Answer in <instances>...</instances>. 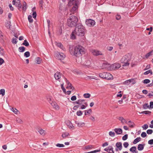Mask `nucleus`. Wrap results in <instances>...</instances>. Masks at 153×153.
Returning a JSON list of instances; mask_svg holds the SVG:
<instances>
[{"mask_svg":"<svg viewBox=\"0 0 153 153\" xmlns=\"http://www.w3.org/2000/svg\"><path fill=\"white\" fill-rule=\"evenodd\" d=\"M70 52L71 54L76 57L80 56L85 53V48L81 45H77L75 46L74 50H70Z\"/></svg>","mask_w":153,"mask_h":153,"instance_id":"f257e3e1","label":"nucleus"},{"mask_svg":"<svg viewBox=\"0 0 153 153\" xmlns=\"http://www.w3.org/2000/svg\"><path fill=\"white\" fill-rule=\"evenodd\" d=\"M70 16L67 19V25L70 27H74L77 25L78 19L77 17L72 15L71 14H70Z\"/></svg>","mask_w":153,"mask_h":153,"instance_id":"f03ea898","label":"nucleus"},{"mask_svg":"<svg viewBox=\"0 0 153 153\" xmlns=\"http://www.w3.org/2000/svg\"><path fill=\"white\" fill-rule=\"evenodd\" d=\"M85 29L84 27L80 24H77L74 30L76 35L79 36H82L85 35Z\"/></svg>","mask_w":153,"mask_h":153,"instance_id":"7ed1b4c3","label":"nucleus"},{"mask_svg":"<svg viewBox=\"0 0 153 153\" xmlns=\"http://www.w3.org/2000/svg\"><path fill=\"white\" fill-rule=\"evenodd\" d=\"M130 55L129 54L123 56L120 60L121 62L124 63L122 66H126L129 65V63L128 62L130 60Z\"/></svg>","mask_w":153,"mask_h":153,"instance_id":"20e7f679","label":"nucleus"},{"mask_svg":"<svg viewBox=\"0 0 153 153\" xmlns=\"http://www.w3.org/2000/svg\"><path fill=\"white\" fill-rule=\"evenodd\" d=\"M99 76L101 78L108 80H110L113 79V76L111 74L105 72L100 73Z\"/></svg>","mask_w":153,"mask_h":153,"instance_id":"39448f33","label":"nucleus"},{"mask_svg":"<svg viewBox=\"0 0 153 153\" xmlns=\"http://www.w3.org/2000/svg\"><path fill=\"white\" fill-rule=\"evenodd\" d=\"M86 24L89 27L93 26L95 24V22L93 19H87L85 21Z\"/></svg>","mask_w":153,"mask_h":153,"instance_id":"423d86ee","label":"nucleus"},{"mask_svg":"<svg viewBox=\"0 0 153 153\" xmlns=\"http://www.w3.org/2000/svg\"><path fill=\"white\" fill-rule=\"evenodd\" d=\"M13 5H15L16 6L18 7V9L19 10L21 9L22 5L21 4L20 1L19 0H13L12 1Z\"/></svg>","mask_w":153,"mask_h":153,"instance_id":"0eeeda50","label":"nucleus"},{"mask_svg":"<svg viewBox=\"0 0 153 153\" xmlns=\"http://www.w3.org/2000/svg\"><path fill=\"white\" fill-rule=\"evenodd\" d=\"M90 52L94 56H97L100 55H103V54L101 51L97 50L91 49L90 50Z\"/></svg>","mask_w":153,"mask_h":153,"instance_id":"6e6552de","label":"nucleus"},{"mask_svg":"<svg viewBox=\"0 0 153 153\" xmlns=\"http://www.w3.org/2000/svg\"><path fill=\"white\" fill-rule=\"evenodd\" d=\"M79 4V1H78L75 0H70L68 4V5L69 6H71L74 5V6H77Z\"/></svg>","mask_w":153,"mask_h":153,"instance_id":"1a4fd4ad","label":"nucleus"},{"mask_svg":"<svg viewBox=\"0 0 153 153\" xmlns=\"http://www.w3.org/2000/svg\"><path fill=\"white\" fill-rule=\"evenodd\" d=\"M56 57L57 58L60 60L63 59L65 57V55L62 53L59 52L58 53Z\"/></svg>","mask_w":153,"mask_h":153,"instance_id":"9d476101","label":"nucleus"},{"mask_svg":"<svg viewBox=\"0 0 153 153\" xmlns=\"http://www.w3.org/2000/svg\"><path fill=\"white\" fill-rule=\"evenodd\" d=\"M111 67L114 69H116L119 68L121 67V65L118 63H115L111 65Z\"/></svg>","mask_w":153,"mask_h":153,"instance_id":"9b49d317","label":"nucleus"},{"mask_svg":"<svg viewBox=\"0 0 153 153\" xmlns=\"http://www.w3.org/2000/svg\"><path fill=\"white\" fill-rule=\"evenodd\" d=\"M62 74L59 72L57 71L54 74V77L56 80H59L61 78Z\"/></svg>","mask_w":153,"mask_h":153,"instance_id":"f8f14e48","label":"nucleus"},{"mask_svg":"<svg viewBox=\"0 0 153 153\" xmlns=\"http://www.w3.org/2000/svg\"><path fill=\"white\" fill-rule=\"evenodd\" d=\"M78 7V5H77V6H74L72 9L70 10L71 13L73 14L76 13L77 11Z\"/></svg>","mask_w":153,"mask_h":153,"instance_id":"ddd939ff","label":"nucleus"},{"mask_svg":"<svg viewBox=\"0 0 153 153\" xmlns=\"http://www.w3.org/2000/svg\"><path fill=\"white\" fill-rule=\"evenodd\" d=\"M51 104V105L56 109L57 110L59 109V106L55 102H52Z\"/></svg>","mask_w":153,"mask_h":153,"instance_id":"4468645a","label":"nucleus"},{"mask_svg":"<svg viewBox=\"0 0 153 153\" xmlns=\"http://www.w3.org/2000/svg\"><path fill=\"white\" fill-rule=\"evenodd\" d=\"M119 120L121 122V123L123 124H127V122L125 119L124 118L122 117H120L118 118Z\"/></svg>","mask_w":153,"mask_h":153,"instance_id":"2eb2a0df","label":"nucleus"},{"mask_svg":"<svg viewBox=\"0 0 153 153\" xmlns=\"http://www.w3.org/2000/svg\"><path fill=\"white\" fill-rule=\"evenodd\" d=\"M114 130L117 134H120L122 133V130L120 128H115Z\"/></svg>","mask_w":153,"mask_h":153,"instance_id":"dca6fc26","label":"nucleus"},{"mask_svg":"<svg viewBox=\"0 0 153 153\" xmlns=\"http://www.w3.org/2000/svg\"><path fill=\"white\" fill-rule=\"evenodd\" d=\"M116 146L119 150L120 151L122 150V144L121 142H119L117 143L116 144Z\"/></svg>","mask_w":153,"mask_h":153,"instance_id":"f3484780","label":"nucleus"},{"mask_svg":"<svg viewBox=\"0 0 153 153\" xmlns=\"http://www.w3.org/2000/svg\"><path fill=\"white\" fill-rule=\"evenodd\" d=\"M85 100H78L77 101L74 102V103L78 104V105H81L82 104V103L85 102Z\"/></svg>","mask_w":153,"mask_h":153,"instance_id":"a211bd4d","label":"nucleus"},{"mask_svg":"<svg viewBox=\"0 0 153 153\" xmlns=\"http://www.w3.org/2000/svg\"><path fill=\"white\" fill-rule=\"evenodd\" d=\"M127 124L131 128H134L135 125L134 123L131 120L128 121L127 122Z\"/></svg>","mask_w":153,"mask_h":153,"instance_id":"6ab92c4d","label":"nucleus"},{"mask_svg":"<svg viewBox=\"0 0 153 153\" xmlns=\"http://www.w3.org/2000/svg\"><path fill=\"white\" fill-rule=\"evenodd\" d=\"M27 4H26V2L24 1H23V6L22 7V10L24 11H25L27 9Z\"/></svg>","mask_w":153,"mask_h":153,"instance_id":"aec40b11","label":"nucleus"},{"mask_svg":"<svg viewBox=\"0 0 153 153\" xmlns=\"http://www.w3.org/2000/svg\"><path fill=\"white\" fill-rule=\"evenodd\" d=\"M38 131L39 134L42 135L44 136L45 134V130L42 128H39L38 129Z\"/></svg>","mask_w":153,"mask_h":153,"instance_id":"412c9836","label":"nucleus"},{"mask_svg":"<svg viewBox=\"0 0 153 153\" xmlns=\"http://www.w3.org/2000/svg\"><path fill=\"white\" fill-rule=\"evenodd\" d=\"M75 123L77 125L78 127H82L84 126L85 123L83 122H79L77 121H75Z\"/></svg>","mask_w":153,"mask_h":153,"instance_id":"4be33fe9","label":"nucleus"},{"mask_svg":"<svg viewBox=\"0 0 153 153\" xmlns=\"http://www.w3.org/2000/svg\"><path fill=\"white\" fill-rule=\"evenodd\" d=\"M144 144H139L138 145L137 149L139 151L142 150L144 149Z\"/></svg>","mask_w":153,"mask_h":153,"instance_id":"5701e85b","label":"nucleus"},{"mask_svg":"<svg viewBox=\"0 0 153 153\" xmlns=\"http://www.w3.org/2000/svg\"><path fill=\"white\" fill-rule=\"evenodd\" d=\"M35 62L37 64H40L41 63L42 59L39 57H37L35 59Z\"/></svg>","mask_w":153,"mask_h":153,"instance_id":"b1692460","label":"nucleus"},{"mask_svg":"<svg viewBox=\"0 0 153 153\" xmlns=\"http://www.w3.org/2000/svg\"><path fill=\"white\" fill-rule=\"evenodd\" d=\"M67 89H71L73 90L74 89V88L72 86V85L71 83H69L67 84V86L66 87Z\"/></svg>","mask_w":153,"mask_h":153,"instance_id":"393cba45","label":"nucleus"},{"mask_svg":"<svg viewBox=\"0 0 153 153\" xmlns=\"http://www.w3.org/2000/svg\"><path fill=\"white\" fill-rule=\"evenodd\" d=\"M152 53H153V50H152L151 51L147 53L145 55L146 58L148 59L149 56L152 55Z\"/></svg>","mask_w":153,"mask_h":153,"instance_id":"a878e982","label":"nucleus"},{"mask_svg":"<svg viewBox=\"0 0 153 153\" xmlns=\"http://www.w3.org/2000/svg\"><path fill=\"white\" fill-rule=\"evenodd\" d=\"M141 138L140 137H138L136 138L133 141V143L135 144L140 141Z\"/></svg>","mask_w":153,"mask_h":153,"instance_id":"bb28decb","label":"nucleus"},{"mask_svg":"<svg viewBox=\"0 0 153 153\" xmlns=\"http://www.w3.org/2000/svg\"><path fill=\"white\" fill-rule=\"evenodd\" d=\"M75 35H76V33H74V30L72 32L71 35V39H75V38H76Z\"/></svg>","mask_w":153,"mask_h":153,"instance_id":"cd10ccee","label":"nucleus"},{"mask_svg":"<svg viewBox=\"0 0 153 153\" xmlns=\"http://www.w3.org/2000/svg\"><path fill=\"white\" fill-rule=\"evenodd\" d=\"M67 125L70 128L74 129V127L73 125L71 123L70 121H69L67 123Z\"/></svg>","mask_w":153,"mask_h":153,"instance_id":"c85d7f7f","label":"nucleus"},{"mask_svg":"<svg viewBox=\"0 0 153 153\" xmlns=\"http://www.w3.org/2000/svg\"><path fill=\"white\" fill-rule=\"evenodd\" d=\"M25 48L23 46H21L19 48V51L20 52H22L25 50Z\"/></svg>","mask_w":153,"mask_h":153,"instance_id":"c756f323","label":"nucleus"},{"mask_svg":"<svg viewBox=\"0 0 153 153\" xmlns=\"http://www.w3.org/2000/svg\"><path fill=\"white\" fill-rule=\"evenodd\" d=\"M69 135V133L68 132H65L63 133L62 135V138H66Z\"/></svg>","mask_w":153,"mask_h":153,"instance_id":"7c9ffc66","label":"nucleus"},{"mask_svg":"<svg viewBox=\"0 0 153 153\" xmlns=\"http://www.w3.org/2000/svg\"><path fill=\"white\" fill-rule=\"evenodd\" d=\"M92 148V146L91 145H89L85 146V148H84V150H87L88 149H91Z\"/></svg>","mask_w":153,"mask_h":153,"instance_id":"2f4dec72","label":"nucleus"},{"mask_svg":"<svg viewBox=\"0 0 153 153\" xmlns=\"http://www.w3.org/2000/svg\"><path fill=\"white\" fill-rule=\"evenodd\" d=\"M58 30L57 31V33L59 35H60L62 33V28L61 27H59L58 28Z\"/></svg>","mask_w":153,"mask_h":153,"instance_id":"473e14b6","label":"nucleus"},{"mask_svg":"<svg viewBox=\"0 0 153 153\" xmlns=\"http://www.w3.org/2000/svg\"><path fill=\"white\" fill-rule=\"evenodd\" d=\"M149 73H150L151 75H152V71L151 70H149L145 72L144 73V74L145 75H146L149 74Z\"/></svg>","mask_w":153,"mask_h":153,"instance_id":"72a5a7b5","label":"nucleus"},{"mask_svg":"<svg viewBox=\"0 0 153 153\" xmlns=\"http://www.w3.org/2000/svg\"><path fill=\"white\" fill-rule=\"evenodd\" d=\"M129 150L132 152L137 151L136 147V146H133L130 148Z\"/></svg>","mask_w":153,"mask_h":153,"instance_id":"f704fd0d","label":"nucleus"},{"mask_svg":"<svg viewBox=\"0 0 153 153\" xmlns=\"http://www.w3.org/2000/svg\"><path fill=\"white\" fill-rule=\"evenodd\" d=\"M22 45L25 46L27 47L29 46V43L26 40H25L23 43H22Z\"/></svg>","mask_w":153,"mask_h":153,"instance_id":"c9c22d12","label":"nucleus"},{"mask_svg":"<svg viewBox=\"0 0 153 153\" xmlns=\"http://www.w3.org/2000/svg\"><path fill=\"white\" fill-rule=\"evenodd\" d=\"M5 90L4 89H2L0 90V94H1L2 96H4L5 95Z\"/></svg>","mask_w":153,"mask_h":153,"instance_id":"e433bc0d","label":"nucleus"},{"mask_svg":"<svg viewBox=\"0 0 153 153\" xmlns=\"http://www.w3.org/2000/svg\"><path fill=\"white\" fill-rule=\"evenodd\" d=\"M85 114L86 115L87 114H90V113H91L92 110L91 109H90L87 110H85Z\"/></svg>","mask_w":153,"mask_h":153,"instance_id":"4c0bfd02","label":"nucleus"},{"mask_svg":"<svg viewBox=\"0 0 153 153\" xmlns=\"http://www.w3.org/2000/svg\"><path fill=\"white\" fill-rule=\"evenodd\" d=\"M0 54L1 55L3 56L4 54V49L0 47Z\"/></svg>","mask_w":153,"mask_h":153,"instance_id":"58836bf2","label":"nucleus"},{"mask_svg":"<svg viewBox=\"0 0 153 153\" xmlns=\"http://www.w3.org/2000/svg\"><path fill=\"white\" fill-rule=\"evenodd\" d=\"M30 56V53L29 51H27L24 54V56L26 58L29 57Z\"/></svg>","mask_w":153,"mask_h":153,"instance_id":"ea45409f","label":"nucleus"},{"mask_svg":"<svg viewBox=\"0 0 153 153\" xmlns=\"http://www.w3.org/2000/svg\"><path fill=\"white\" fill-rule=\"evenodd\" d=\"M108 134L111 137H114L115 136V134L114 132L112 131H109Z\"/></svg>","mask_w":153,"mask_h":153,"instance_id":"a19ab883","label":"nucleus"},{"mask_svg":"<svg viewBox=\"0 0 153 153\" xmlns=\"http://www.w3.org/2000/svg\"><path fill=\"white\" fill-rule=\"evenodd\" d=\"M91 95L89 93H85L84 94L83 96L85 98H89L90 97Z\"/></svg>","mask_w":153,"mask_h":153,"instance_id":"79ce46f5","label":"nucleus"},{"mask_svg":"<svg viewBox=\"0 0 153 153\" xmlns=\"http://www.w3.org/2000/svg\"><path fill=\"white\" fill-rule=\"evenodd\" d=\"M28 21L30 23H32L33 22V19L32 18V17L31 15H29L28 16Z\"/></svg>","mask_w":153,"mask_h":153,"instance_id":"37998d69","label":"nucleus"},{"mask_svg":"<svg viewBox=\"0 0 153 153\" xmlns=\"http://www.w3.org/2000/svg\"><path fill=\"white\" fill-rule=\"evenodd\" d=\"M56 146L58 147H63L65 146V145L62 144L57 143L56 144Z\"/></svg>","mask_w":153,"mask_h":153,"instance_id":"c03bdc74","label":"nucleus"},{"mask_svg":"<svg viewBox=\"0 0 153 153\" xmlns=\"http://www.w3.org/2000/svg\"><path fill=\"white\" fill-rule=\"evenodd\" d=\"M150 81L149 79H144L143 82L144 84H147L150 82Z\"/></svg>","mask_w":153,"mask_h":153,"instance_id":"a18cd8bd","label":"nucleus"},{"mask_svg":"<svg viewBox=\"0 0 153 153\" xmlns=\"http://www.w3.org/2000/svg\"><path fill=\"white\" fill-rule=\"evenodd\" d=\"M76 114L78 116H81L82 114V113L81 111L79 110L77 111Z\"/></svg>","mask_w":153,"mask_h":153,"instance_id":"49530a36","label":"nucleus"},{"mask_svg":"<svg viewBox=\"0 0 153 153\" xmlns=\"http://www.w3.org/2000/svg\"><path fill=\"white\" fill-rule=\"evenodd\" d=\"M129 82H130V83L132 82V84L134 85L136 83L135 81L134 80V79H129Z\"/></svg>","mask_w":153,"mask_h":153,"instance_id":"de8ad7c7","label":"nucleus"},{"mask_svg":"<svg viewBox=\"0 0 153 153\" xmlns=\"http://www.w3.org/2000/svg\"><path fill=\"white\" fill-rule=\"evenodd\" d=\"M56 45L57 46L61 48L62 49L63 46L62 44L61 43H57Z\"/></svg>","mask_w":153,"mask_h":153,"instance_id":"09e8293b","label":"nucleus"},{"mask_svg":"<svg viewBox=\"0 0 153 153\" xmlns=\"http://www.w3.org/2000/svg\"><path fill=\"white\" fill-rule=\"evenodd\" d=\"M16 40L17 39H16L13 38L12 39V42L13 44H16L17 42Z\"/></svg>","mask_w":153,"mask_h":153,"instance_id":"8fccbe9b","label":"nucleus"},{"mask_svg":"<svg viewBox=\"0 0 153 153\" xmlns=\"http://www.w3.org/2000/svg\"><path fill=\"white\" fill-rule=\"evenodd\" d=\"M143 107L145 109H146L147 108H149V105L148 103H145L143 105Z\"/></svg>","mask_w":153,"mask_h":153,"instance_id":"3c124183","label":"nucleus"},{"mask_svg":"<svg viewBox=\"0 0 153 153\" xmlns=\"http://www.w3.org/2000/svg\"><path fill=\"white\" fill-rule=\"evenodd\" d=\"M151 113V112L149 111H144L140 113V114H147Z\"/></svg>","mask_w":153,"mask_h":153,"instance_id":"603ef678","label":"nucleus"},{"mask_svg":"<svg viewBox=\"0 0 153 153\" xmlns=\"http://www.w3.org/2000/svg\"><path fill=\"white\" fill-rule=\"evenodd\" d=\"M11 110L15 114H17L18 112V111L15 108H12Z\"/></svg>","mask_w":153,"mask_h":153,"instance_id":"864d4df0","label":"nucleus"},{"mask_svg":"<svg viewBox=\"0 0 153 153\" xmlns=\"http://www.w3.org/2000/svg\"><path fill=\"white\" fill-rule=\"evenodd\" d=\"M128 135L127 134L125 135L122 137V139L123 140H126L128 138Z\"/></svg>","mask_w":153,"mask_h":153,"instance_id":"5fc2aeb1","label":"nucleus"},{"mask_svg":"<svg viewBox=\"0 0 153 153\" xmlns=\"http://www.w3.org/2000/svg\"><path fill=\"white\" fill-rule=\"evenodd\" d=\"M123 146L125 148H127L129 145L128 143L127 142H124L123 144Z\"/></svg>","mask_w":153,"mask_h":153,"instance_id":"6e6d98bb","label":"nucleus"},{"mask_svg":"<svg viewBox=\"0 0 153 153\" xmlns=\"http://www.w3.org/2000/svg\"><path fill=\"white\" fill-rule=\"evenodd\" d=\"M142 127L143 130H146L148 128V126L147 124H145L142 126Z\"/></svg>","mask_w":153,"mask_h":153,"instance_id":"4d7b16f0","label":"nucleus"},{"mask_svg":"<svg viewBox=\"0 0 153 153\" xmlns=\"http://www.w3.org/2000/svg\"><path fill=\"white\" fill-rule=\"evenodd\" d=\"M141 136L143 137H145L146 136L147 134L145 132H143L141 134Z\"/></svg>","mask_w":153,"mask_h":153,"instance_id":"13d9d810","label":"nucleus"},{"mask_svg":"<svg viewBox=\"0 0 153 153\" xmlns=\"http://www.w3.org/2000/svg\"><path fill=\"white\" fill-rule=\"evenodd\" d=\"M147 134H151L153 132V130L152 129H148L146 131Z\"/></svg>","mask_w":153,"mask_h":153,"instance_id":"bf43d9fd","label":"nucleus"},{"mask_svg":"<svg viewBox=\"0 0 153 153\" xmlns=\"http://www.w3.org/2000/svg\"><path fill=\"white\" fill-rule=\"evenodd\" d=\"M16 121L17 122L20 123H23V121L22 120L19 118H16Z\"/></svg>","mask_w":153,"mask_h":153,"instance_id":"052dcab7","label":"nucleus"},{"mask_svg":"<svg viewBox=\"0 0 153 153\" xmlns=\"http://www.w3.org/2000/svg\"><path fill=\"white\" fill-rule=\"evenodd\" d=\"M130 83V82H129V79L126 80L123 82V84L126 85H128Z\"/></svg>","mask_w":153,"mask_h":153,"instance_id":"680f3d73","label":"nucleus"},{"mask_svg":"<svg viewBox=\"0 0 153 153\" xmlns=\"http://www.w3.org/2000/svg\"><path fill=\"white\" fill-rule=\"evenodd\" d=\"M121 18V16L119 14H117L116 16V19L117 20H119Z\"/></svg>","mask_w":153,"mask_h":153,"instance_id":"e2e57ef3","label":"nucleus"},{"mask_svg":"<svg viewBox=\"0 0 153 153\" xmlns=\"http://www.w3.org/2000/svg\"><path fill=\"white\" fill-rule=\"evenodd\" d=\"M100 151H101L100 149H99L96 150H95L94 151L90 152V153H95V152H100Z\"/></svg>","mask_w":153,"mask_h":153,"instance_id":"0e129e2a","label":"nucleus"},{"mask_svg":"<svg viewBox=\"0 0 153 153\" xmlns=\"http://www.w3.org/2000/svg\"><path fill=\"white\" fill-rule=\"evenodd\" d=\"M71 99L72 101H74L76 100V97L75 96H73L71 97Z\"/></svg>","mask_w":153,"mask_h":153,"instance_id":"69168bd1","label":"nucleus"},{"mask_svg":"<svg viewBox=\"0 0 153 153\" xmlns=\"http://www.w3.org/2000/svg\"><path fill=\"white\" fill-rule=\"evenodd\" d=\"M107 48L109 51H111L113 50V47L112 46H108L107 47Z\"/></svg>","mask_w":153,"mask_h":153,"instance_id":"338daca9","label":"nucleus"},{"mask_svg":"<svg viewBox=\"0 0 153 153\" xmlns=\"http://www.w3.org/2000/svg\"><path fill=\"white\" fill-rule=\"evenodd\" d=\"M148 144L150 145H152L153 144V139H151L148 141Z\"/></svg>","mask_w":153,"mask_h":153,"instance_id":"774afa93","label":"nucleus"}]
</instances>
